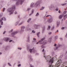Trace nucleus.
Listing matches in <instances>:
<instances>
[{"label": "nucleus", "mask_w": 67, "mask_h": 67, "mask_svg": "<svg viewBox=\"0 0 67 67\" xmlns=\"http://www.w3.org/2000/svg\"><path fill=\"white\" fill-rule=\"evenodd\" d=\"M16 8L14 5H13L12 7L8 8L7 10V11L8 12H9L10 15L13 14L14 11L15 10Z\"/></svg>", "instance_id": "f257e3e1"}, {"label": "nucleus", "mask_w": 67, "mask_h": 67, "mask_svg": "<svg viewBox=\"0 0 67 67\" xmlns=\"http://www.w3.org/2000/svg\"><path fill=\"white\" fill-rule=\"evenodd\" d=\"M24 2V0H19L16 3V4L17 5H19L20 4L21 5H22Z\"/></svg>", "instance_id": "f03ea898"}, {"label": "nucleus", "mask_w": 67, "mask_h": 67, "mask_svg": "<svg viewBox=\"0 0 67 67\" xmlns=\"http://www.w3.org/2000/svg\"><path fill=\"white\" fill-rule=\"evenodd\" d=\"M44 55L45 54H44L43 56H44V57L45 58H46V61H47V62H48H48L50 60L51 58H52L51 57H49V56L48 55L46 58V57Z\"/></svg>", "instance_id": "7ed1b4c3"}, {"label": "nucleus", "mask_w": 67, "mask_h": 67, "mask_svg": "<svg viewBox=\"0 0 67 67\" xmlns=\"http://www.w3.org/2000/svg\"><path fill=\"white\" fill-rule=\"evenodd\" d=\"M28 51L29 52H30V53L32 52L33 53H35V50L34 48H33L32 49H30Z\"/></svg>", "instance_id": "20e7f679"}, {"label": "nucleus", "mask_w": 67, "mask_h": 67, "mask_svg": "<svg viewBox=\"0 0 67 67\" xmlns=\"http://www.w3.org/2000/svg\"><path fill=\"white\" fill-rule=\"evenodd\" d=\"M25 27L24 26H22L21 27V30L20 31V33H22L23 32H24V29H25Z\"/></svg>", "instance_id": "39448f33"}, {"label": "nucleus", "mask_w": 67, "mask_h": 67, "mask_svg": "<svg viewBox=\"0 0 67 67\" xmlns=\"http://www.w3.org/2000/svg\"><path fill=\"white\" fill-rule=\"evenodd\" d=\"M53 17H51L47 19V22L49 23H51L53 22Z\"/></svg>", "instance_id": "423d86ee"}, {"label": "nucleus", "mask_w": 67, "mask_h": 67, "mask_svg": "<svg viewBox=\"0 0 67 67\" xmlns=\"http://www.w3.org/2000/svg\"><path fill=\"white\" fill-rule=\"evenodd\" d=\"M19 31L17 30L16 31H14L12 32L11 34L12 36H14V35H15L18 34V33H19Z\"/></svg>", "instance_id": "0eeeda50"}, {"label": "nucleus", "mask_w": 67, "mask_h": 67, "mask_svg": "<svg viewBox=\"0 0 67 67\" xmlns=\"http://www.w3.org/2000/svg\"><path fill=\"white\" fill-rule=\"evenodd\" d=\"M36 7V6L34 3H32L31 4L30 8H34V7Z\"/></svg>", "instance_id": "6e6552de"}, {"label": "nucleus", "mask_w": 67, "mask_h": 67, "mask_svg": "<svg viewBox=\"0 0 67 67\" xmlns=\"http://www.w3.org/2000/svg\"><path fill=\"white\" fill-rule=\"evenodd\" d=\"M34 27L35 29H38L40 27L39 25H34Z\"/></svg>", "instance_id": "1a4fd4ad"}, {"label": "nucleus", "mask_w": 67, "mask_h": 67, "mask_svg": "<svg viewBox=\"0 0 67 67\" xmlns=\"http://www.w3.org/2000/svg\"><path fill=\"white\" fill-rule=\"evenodd\" d=\"M9 38L8 37H4L3 38V40H4V41H5L6 42H8V41H9Z\"/></svg>", "instance_id": "9d476101"}, {"label": "nucleus", "mask_w": 67, "mask_h": 67, "mask_svg": "<svg viewBox=\"0 0 67 67\" xmlns=\"http://www.w3.org/2000/svg\"><path fill=\"white\" fill-rule=\"evenodd\" d=\"M45 26H43V27L42 28V32L43 34L44 33V30H45Z\"/></svg>", "instance_id": "9b49d317"}, {"label": "nucleus", "mask_w": 67, "mask_h": 67, "mask_svg": "<svg viewBox=\"0 0 67 67\" xmlns=\"http://www.w3.org/2000/svg\"><path fill=\"white\" fill-rule=\"evenodd\" d=\"M49 61L50 63H51V65H52V64H53V63L54 62V60H53L52 59H51Z\"/></svg>", "instance_id": "f8f14e48"}, {"label": "nucleus", "mask_w": 67, "mask_h": 67, "mask_svg": "<svg viewBox=\"0 0 67 67\" xmlns=\"http://www.w3.org/2000/svg\"><path fill=\"white\" fill-rule=\"evenodd\" d=\"M40 3L38 2L37 1L35 4V5H36V7H37L39 4H40Z\"/></svg>", "instance_id": "ddd939ff"}, {"label": "nucleus", "mask_w": 67, "mask_h": 67, "mask_svg": "<svg viewBox=\"0 0 67 67\" xmlns=\"http://www.w3.org/2000/svg\"><path fill=\"white\" fill-rule=\"evenodd\" d=\"M45 39V38H44L41 39L40 41H38L39 43H40V42H42L43 41H44Z\"/></svg>", "instance_id": "4468645a"}, {"label": "nucleus", "mask_w": 67, "mask_h": 67, "mask_svg": "<svg viewBox=\"0 0 67 67\" xmlns=\"http://www.w3.org/2000/svg\"><path fill=\"white\" fill-rule=\"evenodd\" d=\"M43 44L45 45V44H46L47 43V41H44L43 42Z\"/></svg>", "instance_id": "2eb2a0df"}, {"label": "nucleus", "mask_w": 67, "mask_h": 67, "mask_svg": "<svg viewBox=\"0 0 67 67\" xmlns=\"http://www.w3.org/2000/svg\"><path fill=\"white\" fill-rule=\"evenodd\" d=\"M30 41V36H28V38H27V40L26 41L27 42H29Z\"/></svg>", "instance_id": "dca6fc26"}, {"label": "nucleus", "mask_w": 67, "mask_h": 67, "mask_svg": "<svg viewBox=\"0 0 67 67\" xmlns=\"http://www.w3.org/2000/svg\"><path fill=\"white\" fill-rule=\"evenodd\" d=\"M48 7L49 9H50V8H54V6L53 5H51V7H50L49 6Z\"/></svg>", "instance_id": "f3484780"}, {"label": "nucleus", "mask_w": 67, "mask_h": 67, "mask_svg": "<svg viewBox=\"0 0 67 67\" xmlns=\"http://www.w3.org/2000/svg\"><path fill=\"white\" fill-rule=\"evenodd\" d=\"M63 15H60L59 16V19H62L63 18Z\"/></svg>", "instance_id": "a211bd4d"}, {"label": "nucleus", "mask_w": 67, "mask_h": 67, "mask_svg": "<svg viewBox=\"0 0 67 67\" xmlns=\"http://www.w3.org/2000/svg\"><path fill=\"white\" fill-rule=\"evenodd\" d=\"M46 16L43 17V19H44V23H46V18H45Z\"/></svg>", "instance_id": "6ab92c4d"}, {"label": "nucleus", "mask_w": 67, "mask_h": 67, "mask_svg": "<svg viewBox=\"0 0 67 67\" xmlns=\"http://www.w3.org/2000/svg\"><path fill=\"white\" fill-rule=\"evenodd\" d=\"M52 38H50L48 40V42L49 43H51L52 42Z\"/></svg>", "instance_id": "aec40b11"}, {"label": "nucleus", "mask_w": 67, "mask_h": 67, "mask_svg": "<svg viewBox=\"0 0 67 67\" xmlns=\"http://www.w3.org/2000/svg\"><path fill=\"white\" fill-rule=\"evenodd\" d=\"M28 57L30 58V59H31V60H33V58H32V56H31V55H29L28 56Z\"/></svg>", "instance_id": "412c9836"}, {"label": "nucleus", "mask_w": 67, "mask_h": 67, "mask_svg": "<svg viewBox=\"0 0 67 67\" xmlns=\"http://www.w3.org/2000/svg\"><path fill=\"white\" fill-rule=\"evenodd\" d=\"M52 59L54 61V60H56V58L55 57H54L53 58H52Z\"/></svg>", "instance_id": "4be33fe9"}, {"label": "nucleus", "mask_w": 67, "mask_h": 67, "mask_svg": "<svg viewBox=\"0 0 67 67\" xmlns=\"http://www.w3.org/2000/svg\"><path fill=\"white\" fill-rule=\"evenodd\" d=\"M60 46H61V45L58 44L57 46V47L56 48V49H58V47H60Z\"/></svg>", "instance_id": "5701e85b"}, {"label": "nucleus", "mask_w": 67, "mask_h": 67, "mask_svg": "<svg viewBox=\"0 0 67 67\" xmlns=\"http://www.w3.org/2000/svg\"><path fill=\"white\" fill-rule=\"evenodd\" d=\"M59 23H60V22H57V27H58L59 25Z\"/></svg>", "instance_id": "b1692460"}, {"label": "nucleus", "mask_w": 67, "mask_h": 67, "mask_svg": "<svg viewBox=\"0 0 67 67\" xmlns=\"http://www.w3.org/2000/svg\"><path fill=\"white\" fill-rule=\"evenodd\" d=\"M19 23V21H17L15 23V25L16 26Z\"/></svg>", "instance_id": "393cba45"}, {"label": "nucleus", "mask_w": 67, "mask_h": 67, "mask_svg": "<svg viewBox=\"0 0 67 67\" xmlns=\"http://www.w3.org/2000/svg\"><path fill=\"white\" fill-rule=\"evenodd\" d=\"M45 9V7H42L40 9V10H44Z\"/></svg>", "instance_id": "a878e982"}, {"label": "nucleus", "mask_w": 67, "mask_h": 67, "mask_svg": "<svg viewBox=\"0 0 67 67\" xmlns=\"http://www.w3.org/2000/svg\"><path fill=\"white\" fill-rule=\"evenodd\" d=\"M32 20V19L31 18H29L28 20L27 21V22L29 23L31 20Z\"/></svg>", "instance_id": "bb28decb"}, {"label": "nucleus", "mask_w": 67, "mask_h": 67, "mask_svg": "<svg viewBox=\"0 0 67 67\" xmlns=\"http://www.w3.org/2000/svg\"><path fill=\"white\" fill-rule=\"evenodd\" d=\"M48 28L47 29V30H50V29H51V26L48 25Z\"/></svg>", "instance_id": "cd10ccee"}, {"label": "nucleus", "mask_w": 67, "mask_h": 67, "mask_svg": "<svg viewBox=\"0 0 67 67\" xmlns=\"http://www.w3.org/2000/svg\"><path fill=\"white\" fill-rule=\"evenodd\" d=\"M30 67H34V66L32 64H30Z\"/></svg>", "instance_id": "c85d7f7f"}, {"label": "nucleus", "mask_w": 67, "mask_h": 67, "mask_svg": "<svg viewBox=\"0 0 67 67\" xmlns=\"http://www.w3.org/2000/svg\"><path fill=\"white\" fill-rule=\"evenodd\" d=\"M40 34V32H38L37 33V35L38 37H39V34Z\"/></svg>", "instance_id": "c756f323"}, {"label": "nucleus", "mask_w": 67, "mask_h": 67, "mask_svg": "<svg viewBox=\"0 0 67 67\" xmlns=\"http://www.w3.org/2000/svg\"><path fill=\"white\" fill-rule=\"evenodd\" d=\"M27 50L28 51H29V49H30V47H29V46H27Z\"/></svg>", "instance_id": "7c9ffc66"}, {"label": "nucleus", "mask_w": 67, "mask_h": 67, "mask_svg": "<svg viewBox=\"0 0 67 67\" xmlns=\"http://www.w3.org/2000/svg\"><path fill=\"white\" fill-rule=\"evenodd\" d=\"M38 2L40 4L42 3V0H39L38 1Z\"/></svg>", "instance_id": "2f4dec72"}, {"label": "nucleus", "mask_w": 67, "mask_h": 67, "mask_svg": "<svg viewBox=\"0 0 67 67\" xmlns=\"http://www.w3.org/2000/svg\"><path fill=\"white\" fill-rule=\"evenodd\" d=\"M9 48H10L9 47L7 46L6 47L5 49H9Z\"/></svg>", "instance_id": "473e14b6"}, {"label": "nucleus", "mask_w": 67, "mask_h": 67, "mask_svg": "<svg viewBox=\"0 0 67 67\" xmlns=\"http://www.w3.org/2000/svg\"><path fill=\"white\" fill-rule=\"evenodd\" d=\"M38 15H39V13H37L36 15L35 16H38Z\"/></svg>", "instance_id": "72a5a7b5"}, {"label": "nucleus", "mask_w": 67, "mask_h": 67, "mask_svg": "<svg viewBox=\"0 0 67 67\" xmlns=\"http://www.w3.org/2000/svg\"><path fill=\"white\" fill-rule=\"evenodd\" d=\"M67 4V3H65L64 4H62L61 5L62 6H64V5H66Z\"/></svg>", "instance_id": "f704fd0d"}, {"label": "nucleus", "mask_w": 67, "mask_h": 67, "mask_svg": "<svg viewBox=\"0 0 67 67\" xmlns=\"http://www.w3.org/2000/svg\"><path fill=\"white\" fill-rule=\"evenodd\" d=\"M0 23H1V25H3V21H1V20L0 21Z\"/></svg>", "instance_id": "c9c22d12"}, {"label": "nucleus", "mask_w": 67, "mask_h": 67, "mask_svg": "<svg viewBox=\"0 0 67 67\" xmlns=\"http://www.w3.org/2000/svg\"><path fill=\"white\" fill-rule=\"evenodd\" d=\"M22 24H23V22H21L18 24V25H19V26H20V25H22Z\"/></svg>", "instance_id": "e433bc0d"}, {"label": "nucleus", "mask_w": 67, "mask_h": 67, "mask_svg": "<svg viewBox=\"0 0 67 67\" xmlns=\"http://www.w3.org/2000/svg\"><path fill=\"white\" fill-rule=\"evenodd\" d=\"M49 16H50L51 17L52 16L50 15H48L46 16V18H47V17H48Z\"/></svg>", "instance_id": "4c0bfd02"}, {"label": "nucleus", "mask_w": 67, "mask_h": 67, "mask_svg": "<svg viewBox=\"0 0 67 67\" xmlns=\"http://www.w3.org/2000/svg\"><path fill=\"white\" fill-rule=\"evenodd\" d=\"M17 48L18 49H19V50H21V49H22V48H20L19 47H18Z\"/></svg>", "instance_id": "58836bf2"}, {"label": "nucleus", "mask_w": 67, "mask_h": 67, "mask_svg": "<svg viewBox=\"0 0 67 67\" xmlns=\"http://www.w3.org/2000/svg\"><path fill=\"white\" fill-rule=\"evenodd\" d=\"M26 30H27V31H31V29L30 28H29V29H26Z\"/></svg>", "instance_id": "ea45409f"}, {"label": "nucleus", "mask_w": 67, "mask_h": 67, "mask_svg": "<svg viewBox=\"0 0 67 67\" xmlns=\"http://www.w3.org/2000/svg\"><path fill=\"white\" fill-rule=\"evenodd\" d=\"M8 65L9 66H12L11 65L10 63H8Z\"/></svg>", "instance_id": "a19ab883"}, {"label": "nucleus", "mask_w": 67, "mask_h": 67, "mask_svg": "<svg viewBox=\"0 0 67 67\" xmlns=\"http://www.w3.org/2000/svg\"><path fill=\"white\" fill-rule=\"evenodd\" d=\"M34 9H32V13H34Z\"/></svg>", "instance_id": "79ce46f5"}, {"label": "nucleus", "mask_w": 67, "mask_h": 67, "mask_svg": "<svg viewBox=\"0 0 67 67\" xmlns=\"http://www.w3.org/2000/svg\"><path fill=\"white\" fill-rule=\"evenodd\" d=\"M63 19L64 20L66 19V15H64Z\"/></svg>", "instance_id": "37998d69"}, {"label": "nucleus", "mask_w": 67, "mask_h": 67, "mask_svg": "<svg viewBox=\"0 0 67 67\" xmlns=\"http://www.w3.org/2000/svg\"><path fill=\"white\" fill-rule=\"evenodd\" d=\"M66 12H67V11H65L63 13L64 14H66Z\"/></svg>", "instance_id": "c03bdc74"}, {"label": "nucleus", "mask_w": 67, "mask_h": 67, "mask_svg": "<svg viewBox=\"0 0 67 67\" xmlns=\"http://www.w3.org/2000/svg\"><path fill=\"white\" fill-rule=\"evenodd\" d=\"M3 39H1L0 40V42H1L3 41Z\"/></svg>", "instance_id": "a18cd8bd"}, {"label": "nucleus", "mask_w": 67, "mask_h": 67, "mask_svg": "<svg viewBox=\"0 0 67 67\" xmlns=\"http://www.w3.org/2000/svg\"><path fill=\"white\" fill-rule=\"evenodd\" d=\"M55 40H57V38H58L57 36H56L55 37Z\"/></svg>", "instance_id": "49530a36"}, {"label": "nucleus", "mask_w": 67, "mask_h": 67, "mask_svg": "<svg viewBox=\"0 0 67 67\" xmlns=\"http://www.w3.org/2000/svg\"><path fill=\"white\" fill-rule=\"evenodd\" d=\"M55 10L56 11H58V8L57 7L55 9Z\"/></svg>", "instance_id": "de8ad7c7"}, {"label": "nucleus", "mask_w": 67, "mask_h": 67, "mask_svg": "<svg viewBox=\"0 0 67 67\" xmlns=\"http://www.w3.org/2000/svg\"><path fill=\"white\" fill-rule=\"evenodd\" d=\"M3 15V14L2 13H1V14H0V17H1Z\"/></svg>", "instance_id": "09e8293b"}, {"label": "nucleus", "mask_w": 67, "mask_h": 67, "mask_svg": "<svg viewBox=\"0 0 67 67\" xmlns=\"http://www.w3.org/2000/svg\"><path fill=\"white\" fill-rule=\"evenodd\" d=\"M15 14H18V13L16 12V11H15L14 12Z\"/></svg>", "instance_id": "8fccbe9b"}, {"label": "nucleus", "mask_w": 67, "mask_h": 67, "mask_svg": "<svg viewBox=\"0 0 67 67\" xmlns=\"http://www.w3.org/2000/svg\"><path fill=\"white\" fill-rule=\"evenodd\" d=\"M21 66V64H19L18 65V67H20V66Z\"/></svg>", "instance_id": "3c124183"}, {"label": "nucleus", "mask_w": 67, "mask_h": 67, "mask_svg": "<svg viewBox=\"0 0 67 67\" xmlns=\"http://www.w3.org/2000/svg\"><path fill=\"white\" fill-rule=\"evenodd\" d=\"M5 8H3V12H4V10H5Z\"/></svg>", "instance_id": "603ef678"}, {"label": "nucleus", "mask_w": 67, "mask_h": 67, "mask_svg": "<svg viewBox=\"0 0 67 67\" xmlns=\"http://www.w3.org/2000/svg\"><path fill=\"white\" fill-rule=\"evenodd\" d=\"M52 32H49L48 33V34H49V35H51V34H52Z\"/></svg>", "instance_id": "864d4df0"}, {"label": "nucleus", "mask_w": 67, "mask_h": 67, "mask_svg": "<svg viewBox=\"0 0 67 67\" xmlns=\"http://www.w3.org/2000/svg\"><path fill=\"white\" fill-rule=\"evenodd\" d=\"M32 33H35V32L34 30H32Z\"/></svg>", "instance_id": "5fc2aeb1"}, {"label": "nucleus", "mask_w": 67, "mask_h": 67, "mask_svg": "<svg viewBox=\"0 0 67 67\" xmlns=\"http://www.w3.org/2000/svg\"><path fill=\"white\" fill-rule=\"evenodd\" d=\"M31 10V8H27V10H26V11H27V10Z\"/></svg>", "instance_id": "6e6d98bb"}, {"label": "nucleus", "mask_w": 67, "mask_h": 67, "mask_svg": "<svg viewBox=\"0 0 67 67\" xmlns=\"http://www.w3.org/2000/svg\"><path fill=\"white\" fill-rule=\"evenodd\" d=\"M3 18L1 19L0 20V21H2L3 20Z\"/></svg>", "instance_id": "4d7b16f0"}, {"label": "nucleus", "mask_w": 67, "mask_h": 67, "mask_svg": "<svg viewBox=\"0 0 67 67\" xmlns=\"http://www.w3.org/2000/svg\"><path fill=\"white\" fill-rule=\"evenodd\" d=\"M41 47L42 48H44V45H42L41 46Z\"/></svg>", "instance_id": "13d9d810"}, {"label": "nucleus", "mask_w": 67, "mask_h": 67, "mask_svg": "<svg viewBox=\"0 0 67 67\" xmlns=\"http://www.w3.org/2000/svg\"><path fill=\"white\" fill-rule=\"evenodd\" d=\"M52 30H54V26H53L52 27Z\"/></svg>", "instance_id": "bf43d9fd"}, {"label": "nucleus", "mask_w": 67, "mask_h": 67, "mask_svg": "<svg viewBox=\"0 0 67 67\" xmlns=\"http://www.w3.org/2000/svg\"><path fill=\"white\" fill-rule=\"evenodd\" d=\"M62 30H64L65 29V27H63L61 28Z\"/></svg>", "instance_id": "052dcab7"}, {"label": "nucleus", "mask_w": 67, "mask_h": 67, "mask_svg": "<svg viewBox=\"0 0 67 67\" xmlns=\"http://www.w3.org/2000/svg\"><path fill=\"white\" fill-rule=\"evenodd\" d=\"M60 41H62L63 40V38H60Z\"/></svg>", "instance_id": "680f3d73"}, {"label": "nucleus", "mask_w": 67, "mask_h": 67, "mask_svg": "<svg viewBox=\"0 0 67 67\" xmlns=\"http://www.w3.org/2000/svg\"><path fill=\"white\" fill-rule=\"evenodd\" d=\"M3 6L1 5H0V8H2Z\"/></svg>", "instance_id": "e2e57ef3"}, {"label": "nucleus", "mask_w": 67, "mask_h": 67, "mask_svg": "<svg viewBox=\"0 0 67 67\" xmlns=\"http://www.w3.org/2000/svg\"><path fill=\"white\" fill-rule=\"evenodd\" d=\"M5 32H6V31H4V32H3V34H5Z\"/></svg>", "instance_id": "0e129e2a"}, {"label": "nucleus", "mask_w": 67, "mask_h": 67, "mask_svg": "<svg viewBox=\"0 0 67 67\" xmlns=\"http://www.w3.org/2000/svg\"><path fill=\"white\" fill-rule=\"evenodd\" d=\"M8 33H11V31H8Z\"/></svg>", "instance_id": "69168bd1"}, {"label": "nucleus", "mask_w": 67, "mask_h": 67, "mask_svg": "<svg viewBox=\"0 0 67 67\" xmlns=\"http://www.w3.org/2000/svg\"><path fill=\"white\" fill-rule=\"evenodd\" d=\"M36 55H39V53H36Z\"/></svg>", "instance_id": "338daca9"}, {"label": "nucleus", "mask_w": 67, "mask_h": 67, "mask_svg": "<svg viewBox=\"0 0 67 67\" xmlns=\"http://www.w3.org/2000/svg\"><path fill=\"white\" fill-rule=\"evenodd\" d=\"M57 45V44L56 43H55L54 45V46H56Z\"/></svg>", "instance_id": "774afa93"}]
</instances>
